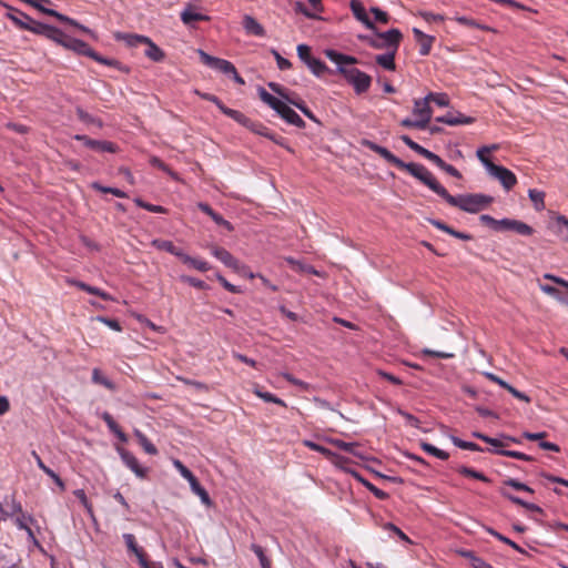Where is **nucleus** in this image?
Here are the masks:
<instances>
[{"instance_id":"47","label":"nucleus","mask_w":568,"mask_h":568,"mask_svg":"<svg viewBox=\"0 0 568 568\" xmlns=\"http://www.w3.org/2000/svg\"><path fill=\"white\" fill-rule=\"evenodd\" d=\"M479 221L493 229L494 231L500 232L504 231V219L496 220L495 217L488 215V214H481L479 216Z\"/></svg>"},{"instance_id":"16","label":"nucleus","mask_w":568,"mask_h":568,"mask_svg":"<svg viewBox=\"0 0 568 568\" xmlns=\"http://www.w3.org/2000/svg\"><path fill=\"white\" fill-rule=\"evenodd\" d=\"M211 254L233 271L244 270L243 263L235 258L226 248L217 245L211 247Z\"/></svg>"},{"instance_id":"8","label":"nucleus","mask_w":568,"mask_h":568,"mask_svg":"<svg viewBox=\"0 0 568 568\" xmlns=\"http://www.w3.org/2000/svg\"><path fill=\"white\" fill-rule=\"evenodd\" d=\"M471 436L491 445L494 447V449H488V452H490L493 454H497L500 456H507V457H511V458L525 460V462L535 460V458L530 455H527V454H524V453L517 452V450L506 449L507 444L501 442L499 438L489 437L479 432H473Z\"/></svg>"},{"instance_id":"41","label":"nucleus","mask_w":568,"mask_h":568,"mask_svg":"<svg viewBox=\"0 0 568 568\" xmlns=\"http://www.w3.org/2000/svg\"><path fill=\"white\" fill-rule=\"evenodd\" d=\"M329 443L341 450L347 452L357 457H362V455L355 449L358 446L357 443H347L337 438L329 439Z\"/></svg>"},{"instance_id":"9","label":"nucleus","mask_w":568,"mask_h":568,"mask_svg":"<svg viewBox=\"0 0 568 568\" xmlns=\"http://www.w3.org/2000/svg\"><path fill=\"white\" fill-rule=\"evenodd\" d=\"M174 467L178 469L180 475L186 479L190 484L193 494L200 497L201 501L206 505H212V499L206 489L200 484L194 474L179 459L173 462Z\"/></svg>"},{"instance_id":"26","label":"nucleus","mask_w":568,"mask_h":568,"mask_svg":"<svg viewBox=\"0 0 568 568\" xmlns=\"http://www.w3.org/2000/svg\"><path fill=\"white\" fill-rule=\"evenodd\" d=\"M303 444H304V446H305V447L310 448L311 450H314V452H316V453H320V454L324 455V456H325V457H327V458H328V457H335V458H337V459H338V462H339V464H346V463H348V462H349V459H348V458L343 457V456H339V455H336V454H335V453H333L331 449H328V448H326V447H324V446H322V445H320V444H317V443H315V442H312V440L306 439V440H304V442H303ZM342 466H343V465H341V467H342Z\"/></svg>"},{"instance_id":"18","label":"nucleus","mask_w":568,"mask_h":568,"mask_svg":"<svg viewBox=\"0 0 568 568\" xmlns=\"http://www.w3.org/2000/svg\"><path fill=\"white\" fill-rule=\"evenodd\" d=\"M343 469H345L348 474H351L358 483H361L365 488H367L377 499L379 500H386L389 498V495L373 485L369 480L364 478L358 471L346 468L342 466Z\"/></svg>"},{"instance_id":"23","label":"nucleus","mask_w":568,"mask_h":568,"mask_svg":"<svg viewBox=\"0 0 568 568\" xmlns=\"http://www.w3.org/2000/svg\"><path fill=\"white\" fill-rule=\"evenodd\" d=\"M499 494L508 499L509 501H511L513 504L515 505H518V506H521L524 508H526L527 510L529 511H532V513H537V514H540V515H544L545 511L544 509L536 505V504H532V503H528V501H525L524 499H521L520 497H517L515 495H513L511 493H509L506 488L504 487H500L499 488Z\"/></svg>"},{"instance_id":"63","label":"nucleus","mask_w":568,"mask_h":568,"mask_svg":"<svg viewBox=\"0 0 568 568\" xmlns=\"http://www.w3.org/2000/svg\"><path fill=\"white\" fill-rule=\"evenodd\" d=\"M216 280L220 282V284L230 293L239 294L242 293V290L240 286L233 285L230 283L223 275L216 274Z\"/></svg>"},{"instance_id":"52","label":"nucleus","mask_w":568,"mask_h":568,"mask_svg":"<svg viewBox=\"0 0 568 568\" xmlns=\"http://www.w3.org/2000/svg\"><path fill=\"white\" fill-rule=\"evenodd\" d=\"M75 113L78 115V119L80 121H82L83 123H87V124H94V125H98L99 128L102 126V121L93 115H91L90 113H88L87 111H84L81 106H78L75 109Z\"/></svg>"},{"instance_id":"33","label":"nucleus","mask_w":568,"mask_h":568,"mask_svg":"<svg viewBox=\"0 0 568 568\" xmlns=\"http://www.w3.org/2000/svg\"><path fill=\"white\" fill-rule=\"evenodd\" d=\"M260 98L264 103H266L270 108H272L277 114L282 111V109L286 104L284 101L272 95L263 88L260 89Z\"/></svg>"},{"instance_id":"58","label":"nucleus","mask_w":568,"mask_h":568,"mask_svg":"<svg viewBox=\"0 0 568 568\" xmlns=\"http://www.w3.org/2000/svg\"><path fill=\"white\" fill-rule=\"evenodd\" d=\"M254 393L256 394V396H258L260 398H262L266 403H274V404H277L280 406L286 407V403L282 398L275 396L272 393L263 392L261 389H255Z\"/></svg>"},{"instance_id":"12","label":"nucleus","mask_w":568,"mask_h":568,"mask_svg":"<svg viewBox=\"0 0 568 568\" xmlns=\"http://www.w3.org/2000/svg\"><path fill=\"white\" fill-rule=\"evenodd\" d=\"M118 453L123 464L133 471L138 478L145 479L148 477L149 468L141 466L138 458L131 452L120 447L118 448Z\"/></svg>"},{"instance_id":"13","label":"nucleus","mask_w":568,"mask_h":568,"mask_svg":"<svg viewBox=\"0 0 568 568\" xmlns=\"http://www.w3.org/2000/svg\"><path fill=\"white\" fill-rule=\"evenodd\" d=\"M489 175L498 180L506 191H510L517 184L516 175L503 165H490Z\"/></svg>"},{"instance_id":"10","label":"nucleus","mask_w":568,"mask_h":568,"mask_svg":"<svg viewBox=\"0 0 568 568\" xmlns=\"http://www.w3.org/2000/svg\"><path fill=\"white\" fill-rule=\"evenodd\" d=\"M375 32L374 40L379 43L381 47H373V49L376 50H388L394 49L398 50L399 44L403 40V33L399 29H389L384 32H379L376 30H373Z\"/></svg>"},{"instance_id":"54","label":"nucleus","mask_w":568,"mask_h":568,"mask_svg":"<svg viewBox=\"0 0 568 568\" xmlns=\"http://www.w3.org/2000/svg\"><path fill=\"white\" fill-rule=\"evenodd\" d=\"M487 531L494 536L496 539H498L499 541L510 546L513 549H515L516 551L520 552V554H524L525 550L518 545L516 544L515 541H513L511 539H509L508 537L501 535L500 532H498L497 530L493 529V528H488Z\"/></svg>"},{"instance_id":"40","label":"nucleus","mask_w":568,"mask_h":568,"mask_svg":"<svg viewBox=\"0 0 568 568\" xmlns=\"http://www.w3.org/2000/svg\"><path fill=\"white\" fill-rule=\"evenodd\" d=\"M420 448H422L425 453H427V454H429V455H432V456H434V457H436V458H438V459L447 460V459L449 458V454H448L447 452H445V450H443V449L437 448L436 446H434V445H433V444H430V443L422 442V443H420Z\"/></svg>"},{"instance_id":"3","label":"nucleus","mask_w":568,"mask_h":568,"mask_svg":"<svg viewBox=\"0 0 568 568\" xmlns=\"http://www.w3.org/2000/svg\"><path fill=\"white\" fill-rule=\"evenodd\" d=\"M361 144L363 146L369 149L371 151L377 153L378 155H381L389 164L396 166L399 170H404V171L408 172L412 176L417 179L424 185L426 184L428 178H430L432 172L425 165H423L420 163H414V162L406 163L403 160H400L398 156L393 154L388 149H386L382 145H378L377 143H375L371 140H367V139H363L361 141Z\"/></svg>"},{"instance_id":"53","label":"nucleus","mask_w":568,"mask_h":568,"mask_svg":"<svg viewBox=\"0 0 568 568\" xmlns=\"http://www.w3.org/2000/svg\"><path fill=\"white\" fill-rule=\"evenodd\" d=\"M20 515L16 517L14 524L21 530H26L29 536H33L32 529L29 527L28 523H32L33 518L30 515H26L24 513H19Z\"/></svg>"},{"instance_id":"57","label":"nucleus","mask_w":568,"mask_h":568,"mask_svg":"<svg viewBox=\"0 0 568 568\" xmlns=\"http://www.w3.org/2000/svg\"><path fill=\"white\" fill-rule=\"evenodd\" d=\"M504 488L506 486L508 487H511L516 490H519V491H526V493H529V494H534V489L531 487H529L527 484L525 483H521L519 481L518 479H515V478H508L506 480H504Z\"/></svg>"},{"instance_id":"60","label":"nucleus","mask_w":568,"mask_h":568,"mask_svg":"<svg viewBox=\"0 0 568 568\" xmlns=\"http://www.w3.org/2000/svg\"><path fill=\"white\" fill-rule=\"evenodd\" d=\"M430 101L435 102L437 105L439 106H448L449 104V99H448V95L446 93H428L426 95Z\"/></svg>"},{"instance_id":"55","label":"nucleus","mask_w":568,"mask_h":568,"mask_svg":"<svg viewBox=\"0 0 568 568\" xmlns=\"http://www.w3.org/2000/svg\"><path fill=\"white\" fill-rule=\"evenodd\" d=\"M557 233L562 237L565 242H568V219L564 215H558L555 219Z\"/></svg>"},{"instance_id":"21","label":"nucleus","mask_w":568,"mask_h":568,"mask_svg":"<svg viewBox=\"0 0 568 568\" xmlns=\"http://www.w3.org/2000/svg\"><path fill=\"white\" fill-rule=\"evenodd\" d=\"M475 119L468 115H465L460 112H448L445 115L437 116L436 122L445 123L448 125H462V124H471Z\"/></svg>"},{"instance_id":"19","label":"nucleus","mask_w":568,"mask_h":568,"mask_svg":"<svg viewBox=\"0 0 568 568\" xmlns=\"http://www.w3.org/2000/svg\"><path fill=\"white\" fill-rule=\"evenodd\" d=\"M413 34L419 47L418 52L422 57H426L430 53L435 37L424 33L422 30L414 28Z\"/></svg>"},{"instance_id":"61","label":"nucleus","mask_w":568,"mask_h":568,"mask_svg":"<svg viewBox=\"0 0 568 568\" xmlns=\"http://www.w3.org/2000/svg\"><path fill=\"white\" fill-rule=\"evenodd\" d=\"M282 376L292 385L294 386H297L298 388H301L302 390H308L310 388V384L302 381V379H298L296 378L295 376H293L292 374L290 373H282Z\"/></svg>"},{"instance_id":"1","label":"nucleus","mask_w":568,"mask_h":568,"mask_svg":"<svg viewBox=\"0 0 568 568\" xmlns=\"http://www.w3.org/2000/svg\"><path fill=\"white\" fill-rule=\"evenodd\" d=\"M434 193L444 199L449 205L458 207L459 210L476 214L486 210L494 202V197L484 193H466L452 195L448 191L437 181L433 173L428 178L426 184Z\"/></svg>"},{"instance_id":"44","label":"nucleus","mask_w":568,"mask_h":568,"mask_svg":"<svg viewBox=\"0 0 568 568\" xmlns=\"http://www.w3.org/2000/svg\"><path fill=\"white\" fill-rule=\"evenodd\" d=\"M93 60L99 62V63H101V64L115 68V69H118L120 71L129 72V68L124 67L119 60L112 59V58L102 57L98 52L93 57Z\"/></svg>"},{"instance_id":"51","label":"nucleus","mask_w":568,"mask_h":568,"mask_svg":"<svg viewBox=\"0 0 568 568\" xmlns=\"http://www.w3.org/2000/svg\"><path fill=\"white\" fill-rule=\"evenodd\" d=\"M306 65L316 77H322L327 71L326 64L315 57L312 60L306 61Z\"/></svg>"},{"instance_id":"62","label":"nucleus","mask_w":568,"mask_h":568,"mask_svg":"<svg viewBox=\"0 0 568 568\" xmlns=\"http://www.w3.org/2000/svg\"><path fill=\"white\" fill-rule=\"evenodd\" d=\"M94 320L103 323L104 325H106L108 327H110L111 329H113L115 332L122 331V326H121L120 322L115 318H109L105 316H97Z\"/></svg>"},{"instance_id":"34","label":"nucleus","mask_w":568,"mask_h":568,"mask_svg":"<svg viewBox=\"0 0 568 568\" xmlns=\"http://www.w3.org/2000/svg\"><path fill=\"white\" fill-rule=\"evenodd\" d=\"M496 150H498V145L497 144H493V145H489V146L488 145L481 146L476 152V155H477L478 160L483 163V165L485 166L487 172H489V170L491 169L490 165H495V163L491 162L490 159L488 158V154L491 151H496Z\"/></svg>"},{"instance_id":"29","label":"nucleus","mask_w":568,"mask_h":568,"mask_svg":"<svg viewBox=\"0 0 568 568\" xmlns=\"http://www.w3.org/2000/svg\"><path fill=\"white\" fill-rule=\"evenodd\" d=\"M278 115L285 120L288 124L295 125L296 128H305V121L286 103Z\"/></svg>"},{"instance_id":"50","label":"nucleus","mask_w":568,"mask_h":568,"mask_svg":"<svg viewBox=\"0 0 568 568\" xmlns=\"http://www.w3.org/2000/svg\"><path fill=\"white\" fill-rule=\"evenodd\" d=\"M450 440L458 448L467 449V450H471V452H483V448L474 442H467V440L460 439L457 436H450Z\"/></svg>"},{"instance_id":"38","label":"nucleus","mask_w":568,"mask_h":568,"mask_svg":"<svg viewBox=\"0 0 568 568\" xmlns=\"http://www.w3.org/2000/svg\"><path fill=\"white\" fill-rule=\"evenodd\" d=\"M285 261L291 266V268L298 273H305V274H318L317 271L314 268V266L304 264L301 261L295 260L294 257H286Z\"/></svg>"},{"instance_id":"30","label":"nucleus","mask_w":568,"mask_h":568,"mask_svg":"<svg viewBox=\"0 0 568 568\" xmlns=\"http://www.w3.org/2000/svg\"><path fill=\"white\" fill-rule=\"evenodd\" d=\"M396 53H397V50L388 49L386 53L377 54L375 57V61L383 69H385L387 71H395L396 70V63H395Z\"/></svg>"},{"instance_id":"22","label":"nucleus","mask_w":568,"mask_h":568,"mask_svg":"<svg viewBox=\"0 0 568 568\" xmlns=\"http://www.w3.org/2000/svg\"><path fill=\"white\" fill-rule=\"evenodd\" d=\"M181 20L184 24H193L199 21H209L210 17L196 11V6L193 3H187L186 7L181 12Z\"/></svg>"},{"instance_id":"27","label":"nucleus","mask_w":568,"mask_h":568,"mask_svg":"<svg viewBox=\"0 0 568 568\" xmlns=\"http://www.w3.org/2000/svg\"><path fill=\"white\" fill-rule=\"evenodd\" d=\"M243 28L247 34L256 36V37H264L265 36V29L263 26L252 16H244L243 18Z\"/></svg>"},{"instance_id":"14","label":"nucleus","mask_w":568,"mask_h":568,"mask_svg":"<svg viewBox=\"0 0 568 568\" xmlns=\"http://www.w3.org/2000/svg\"><path fill=\"white\" fill-rule=\"evenodd\" d=\"M199 55H200L201 61L205 65H207L214 70H217L225 75H229V74H231V72L234 71V68H235L234 64L227 60L213 57L203 50H199Z\"/></svg>"},{"instance_id":"46","label":"nucleus","mask_w":568,"mask_h":568,"mask_svg":"<svg viewBox=\"0 0 568 568\" xmlns=\"http://www.w3.org/2000/svg\"><path fill=\"white\" fill-rule=\"evenodd\" d=\"M528 196L537 211L545 209V193L542 191L530 189L528 191Z\"/></svg>"},{"instance_id":"25","label":"nucleus","mask_w":568,"mask_h":568,"mask_svg":"<svg viewBox=\"0 0 568 568\" xmlns=\"http://www.w3.org/2000/svg\"><path fill=\"white\" fill-rule=\"evenodd\" d=\"M349 7H351V10H352L354 17L358 21H361L367 29L376 30V26L368 18L366 10L359 0H351Z\"/></svg>"},{"instance_id":"11","label":"nucleus","mask_w":568,"mask_h":568,"mask_svg":"<svg viewBox=\"0 0 568 568\" xmlns=\"http://www.w3.org/2000/svg\"><path fill=\"white\" fill-rule=\"evenodd\" d=\"M74 140L80 141L83 143L84 146H87L90 150L100 152V153H116L119 151V146L106 140H94L89 138L85 134H75L73 136Z\"/></svg>"},{"instance_id":"31","label":"nucleus","mask_w":568,"mask_h":568,"mask_svg":"<svg viewBox=\"0 0 568 568\" xmlns=\"http://www.w3.org/2000/svg\"><path fill=\"white\" fill-rule=\"evenodd\" d=\"M72 284L78 287L79 290L81 291H84L89 294H93V295H97L99 297H101L102 300L104 301H114L113 296L111 294H109L108 292L99 288V287H95V286H91L84 282H81V281H73Z\"/></svg>"},{"instance_id":"17","label":"nucleus","mask_w":568,"mask_h":568,"mask_svg":"<svg viewBox=\"0 0 568 568\" xmlns=\"http://www.w3.org/2000/svg\"><path fill=\"white\" fill-rule=\"evenodd\" d=\"M234 121L257 135L265 138L270 136L271 130L267 126H265L262 122L253 121L241 111L235 114Z\"/></svg>"},{"instance_id":"6","label":"nucleus","mask_w":568,"mask_h":568,"mask_svg":"<svg viewBox=\"0 0 568 568\" xmlns=\"http://www.w3.org/2000/svg\"><path fill=\"white\" fill-rule=\"evenodd\" d=\"M53 30H54V32H52V31L48 32V34L45 37L47 39L52 40L57 44H59L68 50H71L79 55L89 57L91 59H93V57L95 55L97 51H94L83 40L69 37L61 29H59L54 26H53Z\"/></svg>"},{"instance_id":"56","label":"nucleus","mask_w":568,"mask_h":568,"mask_svg":"<svg viewBox=\"0 0 568 568\" xmlns=\"http://www.w3.org/2000/svg\"><path fill=\"white\" fill-rule=\"evenodd\" d=\"M251 550L257 556L262 568H272V562L264 552V549L257 545L252 544Z\"/></svg>"},{"instance_id":"42","label":"nucleus","mask_w":568,"mask_h":568,"mask_svg":"<svg viewBox=\"0 0 568 568\" xmlns=\"http://www.w3.org/2000/svg\"><path fill=\"white\" fill-rule=\"evenodd\" d=\"M123 539L128 549L136 556L138 561L140 560V556H145L144 550L138 546L133 534H123Z\"/></svg>"},{"instance_id":"35","label":"nucleus","mask_w":568,"mask_h":568,"mask_svg":"<svg viewBox=\"0 0 568 568\" xmlns=\"http://www.w3.org/2000/svg\"><path fill=\"white\" fill-rule=\"evenodd\" d=\"M454 469L463 476L475 478L484 483H490V478H488L484 473L478 471L474 468L462 465L455 467Z\"/></svg>"},{"instance_id":"4","label":"nucleus","mask_w":568,"mask_h":568,"mask_svg":"<svg viewBox=\"0 0 568 568\" xmlns=\"http://www.w3.org/2000/svg\"><path fill=\"white\" fill-rule=\"evenodd\" d=\"M4 7L8 9L4 17L11 20L18 29L43 37H47L49 31L54 32L53 26L36 21L29 14L11 6L4 4Z\"/></svg>"},{"instance_id":"45","label":"nucleus","mask_w":568,"mask_h":568,"mask_svg":"<svg viewBox=\"0 0 568 568\" xmlns=\"http://www.w3.org/2000/svg\"><path fill=\"white\" fill-rule=\"evenodd\" d=\"M92 381H93V383L102 385L110 390L115 389L114 383L111 379H109L106 376H104L99 368H94L92 371Z\"/></svg>"},{"instance_id":"49","label":"nucleus","mask_w":568,"mask_h":568,"mask_svg":"<svg viewBox=\"0 0 568 568\" xmlns=\"http://www.w3.org/2000/svg\"><path fill=\"white\" fill-rule=\"evenodd\" d=\"M133 202L141 209H144L149 212H152V213H160V214H166L168 213V209H165L164 206L162 205H155V204H151L149 202H145L144 200H142L141 197H135L133 200Z\"/></svg>"},{"instance_id":"37","label":"nucleus","mask_w":568,"mask_h":568,"mask_svg":"<svg viewBox=\"0 0 568 568\" xmlns=\"http://www.w3.org/2000/svg\"><path fill=\"white\" fill-rule=\"evenodd\" d=\"M454 19L457 23L468 27V28H476V29H479L483 31H493V32L495 31L491 27H489L487 24H483V23L478 22L477 20L468 18L466 16H456Z\"/></svg>"},{"instance_id":"5","label":"nucleus","mask_w":568,"mask_h":568,"mask_svg":"<svg viewBox=\"0 0 568 568\" xmlns=\"http://www.w3.org/2000/svg\"><path fill=\"white\" fill-rule=\"evenodd\" d=\"M151 245L160 251H164L176 256L178 258H180L182 263L189 265L190 267L196 271L206 272L211 268L210 264L206 261L192 257L191 255L186 254L182 248L175 246L172 241L154 239L151 242Z\"/></svg>"},{"instance_id":"7","label":"nucleus","mask_w":568,"mask_h":568,"mask_svg":"<svg viewBox=\"0 0 568 568\" xmlns=\"http://www.w3.org/2000/svg\"><path fill=\"white\" fill-rule=\"evenodd\" d=\"M115 38L118 40L124 41L125 44L131 48H136L140 44H145L146 49L144 50V54L146 58L154 62H161L165 58L164 51L146 36L134 33H118Z\"/></svg>"},{"instance_id":"15","label":"nucleus","mask_w":568,"mask_h":568,"mask_svg":"<svg viewBox=\"0 0 568 568\" xmlns=\"http://www.w3.org/2000/svg\"><path fill=\"white\" fill-rule=\"evenodd\" d=\"M413 114L418 122L423 123V128L427 129L433 116V109L427 97L414 101Z\"/></svg>"},{"instance_id":"39","label":"nucleus","mask_w":568,"mask_h":568,"mask_svg":"<svg viewBox=\"0 0 568 568\" xmlns=\"http://www.w3.org/2000/svg\"><path fill=\"white\" fill-rule=\"evenodd\" d=\"M459 554L469 560V564L473 568H493L484 559L476 556V554L471 550H462Z\"/></svg>"},{"instance_id":"24","label":"nucleus","mask_w":568,"mask_h":568,"mask_svg":"<svg viewBox=\"0 0 568 568\" xmlns=\"http://www.w3.org/2000/svg\"><path fill=\"white\" fill-rule=\"evenodd\" d=\"M504 231H514L524 236H530L535 232L527 223L508 217H504Z\"/></svg>"},{"instance_id":"48","label":"nucleus","mask_w":568,"mask_h":568,"mask_svg":"<svg viewBox=\"0 0 568 568\" xmlns=\"http://www.w3.org/2000/svg\"><path fill=\"white\" fill-rule=\"evenodd\" d=\"M479 221L493 229L494 231L500 232L504 231V219L496 220L495 217L488 215V214H481L479 216Z\"/></svg>"},{"instance_id":"59","label":"nucleus","mask_w":568,"mask_h":568,"mask_svg":"<svg viewBox=\"0 0 568 568\" xmlns=\"http://www.w3.org/2000/svg\"><path fill=\"white\" fill-rule=\"evenodd\" d=\"M180 280L183 282V283H186L197 290H207L209 286L207 284L202 281V280H199L196 277H193V276H189V275H181L180 276Z\"/></svg>"},{"instance_id":"28","label":"nucleus","mask_w":568,"mask_h":568,"mask_svg":"<svg viewBox=\"0 0 568 568\" xmlns=\"http://www.w3.org/2000/svg\"><path fill=\"white\" fill-rule=\"evenodd\" d=\"M101 418L106 424L109 430L116 436L121 443L128 442L126 434L121 429L118 423L114 420L112 415L108 412L102 413Z\"/></svg>"},{"instance_id":"36","label":"nucleus","mask_w":568,"mask_h":568,"mask_svg":"<svg viewBox=\"0 0 568 568\" xmlns=\"http://www.w3.org/2000/svg\"><path fill=\"white\" fill-rule=\"evenodd\" d=\"M133 434L146 454H149V455L158 454V448L155 447V445L153 443H151V440L140 429L135 428Z\"/></svg>"},{"instance_id":"2","label":"nucleus","mask_w":568,"mask_h":568,"mask_svg":"<svg viewBox=\"0 0 568 568\" xmlns=\"http://www.w3.org/2000/svg\"><path fill=\"white\" fill-rule=\"evenodd\" d=\"M326 58L336 64V72L342 74L345 81L351 84L357 95L366 93L372 84V78L357 68H347L358 60L353 55L341 53L333 49L325 50Z\"/></svg>"},{"instance_id":"32","label":"nucleus","mask_w":568,"mask_h":568,"mask_svg":"<svg viewBox=\"0 0 568 568\" xmlns=\"http://www.w3.org/2000/svg\"><path fill=\"white\" fill-rule=\"evenodd\" d=\"M200 97L206 101H210L212 103H214L219 110L226 116L231 118V119H235V114L239 113L237 110H234V109H231L229 106H226L216 95L214 94H211V93H201Z\"/></svg>"},{"instance_id":"43","label":"nucleus","mask_w":568,"mask_h":568,"mask_svg":"<svg viewBox=\"0 0 568 568\" xmlns=\"http://www.w3.org/2000/svg\"><path fill=\"white\" fill-rule=\"evenodd\" d=\"M91 187L98 192L110 193L116 197H121V199L128 197V194L124 191H122L118 187L104 186L100 182H92Z\"/></svg>"},{"instance_id":"20","label":"nucleus","mask_w":568,"mask_h":568,"mask_svg":"<svg viewBox=\"0 0 568 568\" xmlns=\"http://www.w3.org/2000/svg\"><path fill=\"white\" fill-rule=\"evenodd\" d=\"M21 511H22L21 504L19 501H17L14 496H6L4 507L0 503V520H7L8 518H10Z\"/></svg>"},{"instance_id":"64","label":"nucleus","mask_w":568,"mask_h":568,"mask_svg":"<svg viewBox=\"0 0 568 568\" xmlns=\"http://www.w3.org/2000/svg\"><path fill=\"white\" fill-rule=\"evenodd\" d=\"M297 55L306 64V61L312 60L314 57L311 53V48L307 44L297 45Z\"/></svg>"}]
</instances>
